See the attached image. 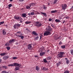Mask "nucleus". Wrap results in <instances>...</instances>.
I'll use <instances>...</instances> for the list:
<instances>
[{"instance_id":"obj_1","label":"nucleus","mask_w":73,"mask_h":73,"mask_svg":"<svg viewBox=\"0 0 73 73\" xmlns=\"http://www.w3.org/2000/svg\"><path fill=\"white\" fill-rule=\"evenodd\" d=\"M65 54V53L63 52H60L59 53L57 54V58H62L63 57V56Z\"/></svg>"},{"instance_id":"obj_2","label":"nucleus","mask_w":73,"mask_h":73,"mask_svg":"<svg viewBox=\"0 0 73 73\" xmlns=\"http://www.w3.org/2000/svg\"><path fill=\"white\" fill-rule=\"evenodd\" d=\"M40 23V22L38 21L36 22H35V26L37 27H40L41 26L42 24L41 23Z\"/></svg>"},{"instance_id":"obj_3","label":"nucleus","mask_w":73,"mask_h":73,"mask_svg":"<svg viewBox=\"0 0 73 73\" xmlns=\"http://www.w3.org/2000/svg\"><path fill=\"white\" fill-rule=\"evenodd\" d=\"M21 25L20 24H16L14 26V28L15 29H18L20 27V26Z\"/></svg>"},{"instance_id":"obj_4","label":"nucleus","mask_w":73,"mask_h":73,"mask_svg":"<svg viewBox=\"0 0 73 73\" xmlns=\"http://www.w3.org/2000/svg\"><path fill=\"white\" fill-rule=\"evenodd\" d=\"M51 34V33L49 31H46L44 33V36H48V35H50Z\"/></svg>"},{"instance_id":"obj_5","label":"nucleus","mask_w":73,"mask_h":73,"mask_svg":"<svg viewBox=\"0 0 73 73\" xmlns=\"http://www.w3.org/2000/svg\"><path fill=\"white\" fill-rule=\"evenodd\" d=\"M46 30L48 31L51 32L52 31V29L51 28V27L50 26H48L46 28Z\"/></svg>"},{"instance_id":"obj_6","label":"nucleus","mask_w":73,"mask_h":73,"mask_svg":"<svg viewBox=\"0 0 73 73\" xmlns=\"http://www.w3.org/2000/svg\"><path fill=\"white\" fill-rule=\"evenodd\" d=\"M13 64L14 65V66H15L20 67L21 66V65L20 64H19L17 63H15Z\"/></svg>"},{"instance_id":"obj_7","label":"nucleus","mask_w":73,"mask_h":73,"mask_svg":"<svg viewBox=\"0 0 73 73\" xmlns=\"http://www.w3.org/2000/svg\"><path fill=\"white\" fill-rule=\"evenodd\" d=\"M67 7V5L66 4H64V5H62V10H65Z\"/></svg>"},{"instance_id":"obj_8","label":"nucleus","mask_w":73,"mask_h":73,"mask_svg":"<svg viewBox=\"0 0 73 73\" xmlns=\"http://www.w3.org/2000/svg\"><path fill=\"white\" fill-rule=\"evenodd\" d=\"M15 39H11L9 40V44H12V43L15 42Z\"/></svg>"},{"instance_id":"obj_9","label":"nucleus","mask_w":73,"mask_h":73,"mask_svg":"<svg viewBox=\"0 0 73 73\" xmlns=\"http://www.w3.org/2000/svg\"><path fill=\"white\" fill-rule=\"evenodd\" d=\"M31 45H32V44H28V45L27 47L28 49H31L32 48Z\"/></svg>"},{"instance_id":"obj_10","label":"nucleus","mask_w":73,"mask_h":73,"mask_svg":"<svg viewBox=\"0 0 73 73\" xmlns=\"http://www.w3.org/2000/svg\"><path fill=\"white\" fill-rule=\"evenodd\" d=\"M9 58L8 56H5L3 57V59L4 60H6Z\"/></svg>"},{"instance_id":"obj_11","label":"nucleus","mask_w":73,"mask_h":73,"mask_svg":"<svg viewBox=\"0 0 73 73\" xmlns=\"http://www.w3.org/2000/svg\"><path fill=\"white\" fill-rule=\"evenodd\" d=\"M46 54V52H40V56H42L43 55L45 54Z\"/></svg>"},{"instance_id":"obj_12","label":"nucleus","mask_w":73,"mask_h":73,"mask_svg":"<svg viewBox=\"0 0 73 73\" xmlns=\"http://www.w3.org/2000/svg\"><path fill=\"white\" fill-rule=\"evenodd\" d=\"M33 34L35 36H38V34L35 31L33 32Z\"/></svg>"},{"instance_id":"obj_13","label":"nucleus","mask_w":73,"mask_h":73,"mask_svg":"<svg viewBox=\"0 0 73 73\" xmlns=\"http://www.w3.org/2000/svg\"><path fill=\"white\" fill-rule=\"evenodd\" d=\"M53 37L54 40H57L58 39V36H57V35H55Z\"/></svg>"},{"instance_id":"obj_14","label":"nucleus","mask_w":73,"mask_h":73,"mask_svg":"<svg viewBox=\"0 0 73 73\" xmlns=\"http://www.w3.org/2000/svg\"><path fill=\"white\" fill-rule=\"evenodd\" d=\"M60 64H61V62L60 61H59L58 63H56V66H57L58 67V66H60Z\"/></svg>"},{"instance_id":"obj_15","label":"nucleus","mask_w":73,"mask_h":73,"mask_svg":"<svg viewBox=\"0 0 73 73\" xmlns=\"http://www.w3.org/2000/svg\"><path fill=\"white\" fill-rule=\"evenodd\" d=\"M20 66H17L15 68V70H16V71L17 70H20Z\"/></svg>"},{"instance_id":"obj_16","label":"nucleus","mask_w":73,"mask_h":73,"mask_svg":"<svg viewBox=\"0 0 73 73\" xmlns=\"http://www.w3.org/2000/svg\"><path fill=\"white\" fill-rule=\"evenodd\" d=\"M32 23L31 21H27L25 22V23L27 25L28 24H30L31 23Z\"/></svg>"},{"instance_id":"obj_17","label":"nucleus","mask_w":73,"mask_h":73,"mask_svg":"<svg viewBox=\"0 0 73 73\" xmlns=\"http://www.w3.org/2000/svg\"><path fill=\"white\" fill-rule=\"evenodd\" d=\"M14 18V19H15L19 20V19H20V17H19L18 16H15Z\"/></svg>"},{"instance_id":"obj_18","label":"nucleus","mask_w":73,"mask_h":73,"mask_svg":"<svg viewBox=\"0 0 73 73\" xmlns=\"http://www.w3.org/2000/svg\"><path fill=\"white\" fill-rule=\"evenodd\" d=\"M40 13L44 15V16H45V17H46L47 16L46 14V13H43L42 12H41Z\"/></svg>"},{"instance_id":"obj_19","label":"nucleus","mask_w":73,"mask_h":73,"mask_svg":"<svg viewBox=\"0 0 73 73\" xmlns=\"http://www.w3.org/2000/svg\"><path fill=\"white\" fill-rule=\"evenodd\" d=\"M36 11H34L33 12H32L30 14L31 15H33L35 14V13H36Z\"/></svg>"},{"instance_id":"obj_20","label":"nucleus","mask_w":73,"mask_h":73,"mask_svg":"<svg viewBox=\"0 0 73 73\" xmlns=\"http://www.w3.org/2000/svg\"><path fill=\"white\" fill-rule=\"evenodd\" d=\"M6 54V52H4L3 53H1L0 54V55L2 56H5V55Z\"/></svg>"},{"instance_id":"obj_21","label":"nucleus","mask_w":73,"mask_h":73,"mask_svg":"<svg viewBox=\"0 0 73 73\" xmlns=\"http://www.w3.org/2000/svg\"><path fill=\"white\" fill-rule=\"evenodd\" d=\"M42 70H43L45 71H47L48 70V69L45 67H43V69H42Z\"/></svg>"},{"instance_id":"obj_22","label":"nucleus","mask_w":73,"mask_h":73,"mask_svg":"<svg viewBox=\"0 0 73 73\" xmlns=\"http://www.w3.org/2000/svg\"><path fill=\"white\" fill-rule=\"evenodd\" d=\"M57 11L55 10L54 11H51V13H56L57 12Z\"/></svg>"},{"instance_id":"obj_23","label":"nucleus","mask_w":73,"mask_h":73,"mask_svg":"<svg viewBox=\"0 0 73 73\" xmlns=\"http://www.w3.org/2000/svg\"><path fill=\"white\" fill-rule=\"evenodd\" d=\"M55 21L57 23H60V22H61V21H60V20L59 19H55Z\"/></svg>"},{"instance_id":"obj_24","label":"nucleus","mask_w":73,"mask_h":73,"mask_svg":"<svg viewBox=\"0 0 73 73\" xmlns=\"http://www.w3.org/2000/svg\"><path fill=\"white\" fill-rule=\"evenodd\" d=\"M3 35H5L6 34V32L5 30H3Z\"/></svg>"},{"instance_id":"obj_25","label":"nucleus","mask_w":73,"mask_h":73,"mask_svg":"<svg viewBox=\"0 0 73 73\" xmlns=\"http://www.w3.org/2000/svg\"><path fill=\"white\" fill-rule=\"evenodd\" d=\"M18 37L21 38V39H23V38H24V36H21V35H18Z\"/></svg>"},{"instance_id":"obj_26","label":"nucleus","mask_w":73,"mask_h":73,"mask_svg":"<svg viewBox=\"0 0 73 73\" xmlns=\"http://www.w3.org/2000/svg\"><path fill=\"white\" fill-rule=\"evenodd\" d=\"M35 5V3H32L29 6H30V7H33V6H34Z\"/></svg>"},{"instance_id":"obj_27","label":"nucleus","mask_w":73,"mask_h":73,"mask_svg":"<svg viewBox=\"0 0 73 73\" xmlns=\"http://www.w3.org/2000/svg\"><path fill=\"white\" fill-rule=\"evenodd\" d=\"M70 63V61L69 60H66V63L67 64H68L69 63Z\"/></svg>"},{"instance_id":"obj_28","label":"nucleus","mask_w":73,"mask_h":73,"mask_svg":"<svg viewBox=\"0 0 73 73\" xmlns=\"http://www.w3.org/2000/svg\"><path fill=\"white\" fill-rule=\"evenodd\" d=\"M8 66H9V67H12V66H14V65L13 64H9V65H8Z\"/></svg>"},{"instance_id":"obj_29","label":"nucleus","mask_w":73,"mask_h":73,"mask_svg":"<svg viewBox=\"0 0 73 73\" xmlns=\"http://www.w3.org/2000/svg\"><path fill=\"white\" fill-rule=\"evenodd\" d=\"M46 58L47 59V60H50L52 59V57L50 56H48Z\"/></svg>"},{"instance_id":"obj_30","label":"nucleus","mask_w":73,"mask_h":73,"mask_svg":"<svg viewBox=\"0 0 73 73\" xmlns=\"http://www.w3.org/2000/svg\"><path fill=\"white\" fill-rule=\"evenodd\" d=\"M26 14H23L22 15V16L23 17H26Z\"/></svg>"},{"instance_id":"obj_31","label":"nucleus","mask_w":73,"mask_h":73,"mask_svg":"<svg viewBox=\"0 0 73 73\" xmlns=\"http://www.w3.org/2000/svg\"><path fill=\"white\" fill-rule=\"evenodd\" d=\"M2 68H3L4 69H7V66H2Z\"/></svg>"},{"instance_id":"obj_32","label":"nucleus","mask_w":73,"mask_h":73,"mask_svg":"<svg viewBox=\"0 0 73 73\" xmlns=\"http://www.w3.org/2000/svg\"><path fill=\"white\" fill-rule=\"evenodd\" d=\"M39 36H37L35 38L34 40H36L37 39H38V38H39Z\"/></svg>"},{"instance_id":"obj_33","label":"nucleus","mask_w":73,"mask_h":73,"mask_svg":"<svg viewBox=\"0 0 73 73\" xmlns=\"http://www.w3.org/2000/svg\"><path fill=\"white\" fill-rule=\"evenodd\" d=\"M8 6L9 7V8H11V7L12 6V4H9V5H8Z\"/></svg>"},{"instance_id":"obj_34","label":"nucleus","mask_w":73,"mask_h":73,"mask_svg":"<svg viewBox=\"0 0 73 73\" xmlns=\"http://www.w3.org/2000/svg\"><path fill=\"white\" fill-rule=\"evenodd\" d=\"M46 6L44 5H43V9H46Z\"/></svg>"},{"instance_id":"obj_35","label":"nucleus","mask_w":73,"mask_h":73,"mask_svg":"<svg viewBox=\"0 0 73 73\" xmlns=\"http://www.w3.org/2000/svg\"><path fill=\"white\" fill-rule=\"evenodd\" d=\"M2 73H9L7 71H6L5 70H4L2 72Z\"/></svg>"},{"instance_id":"obj_36","label":"nucleus","mask_w":73,"mask_h":73,"mask_svg":"<svg viewBox=\"0 0 73 73\" xmlns=\"http://www.w3.org/2000/svg\"><path fill=\"white\" fill-rule=\"evenodd\" d=\"M31 6H26V9H29L30 8Z\"/></svg>"},{"instance_id":"obj_37","label":"nucleus","mask_w":73,"mask_h":73,"mask_svg":"<svg viewBox=\"0 0 73 73\" xmlns=\"http://www.w3.org/2000/svg\"><path fill=\"white\" fill-rule=\"evenodd\" d=\"M44 62L45 63H47V62H48V61L46 60V59H44Z\"/></svg>"},{"instance_id":"obj_38","label":"nucleus","mask_w":73,"mask_h":73,"mask_svg":"<svg viewBox=\"0 0 73 73\" xmlns=\"http://www.w3.org/2000/svg\"><path fill=\"white\" fill-rule=\"evenodd\" d=\"M61 47L63 49H64L65 48V46L64 45L61 46Z\"/></svg>"},{"instance_id":"obj_39","label":"nucleus","mask_w":73,"mask_h":73,"mask_svg":"<svg viewBox=\"0 0 73 73\" xmlns=\"http://www.w3.org/2000/svg\"><path fill=\"white\" fill-rule=\"evenodd\" d=\"M70 52H71V54L72 55H73V50H70Z\"/></svg>"},{"instance_id":"obj_40","label":"nucleus","mask_w":73,"mask_h":73,"mask_svg":"<svg viewBox=\"0 0 73 73\" xmlns=\"http://www.w3.org/2000/svg\"><path fill=\"white\" fill-rule=\"evenodd\" d=\"M9 45V43H6V44H5V46H6Z\"/></svg>"},{"instance_id":"obj_41","label":"nucleus","mask_w":73,"mask_h":73,"mask_svg":"<svg viewBox=\"0 0 73 73\" xmlns=\"http://www.w3.org/2000/svg\"><path fill=\"white\" fill-rule=\"evenodd\" d=\"M64 73H69V71L68 70H66L64 72Z\"/></svg>"},{"instance_id":"obj_42","label":"nucleus","mask_w":73,"mask_h":73,"mask_svg":"<svg viewBox=\"0 0 73 73\" xmlns=\"http://www.w3.org/2000/svg\"><path fill=\"white\" fill-rule=\"evenodd\" d=\"M42 52V49L40 48L39 50V52Z\"/></svg>"},{"instance_id":"obj_43","label":"nucleus","mask_w":73,"mask_h":73,"mask_svg":"<svg viewBox=\"0 0 73 73\" xmlns=\"http://www.w3.org/2000/svg\"><path fill=\"white\" fill-rule=\"evenodd\" d=\"M36 70H39V67L38 66H36Z\"/></svg>"},{"instance_id":"obj_44","label":"nucleus","mask_w":73,"mask_h":73,"mask_svg":"<svg viewBox=\"0 0 73 73\" xmlns=\"http://www.w3.org/2000/svg\"><path fill=\"white\" fill-rule=\"evenodd\" d=\"M58 0H54V1L53 2V4H55L57 2V1H58Z\"/></svg>"},{"instance_id":"obj_45","label":"nucleus","mask_w":73,"mask_h":73,"mask_svg":"<svg viewBox=\"0 0 73 73\" xmlns=\"http://www.w3.org/2000/svg\"><path fill=\"white\" fill-rule=\"evenodd\" d=\"M4 23V21H3V22H1L0 23V25L3 24Z\"/></svg>"},{"instance_id":"obj_46","label":"nucleus","mask_w":73,"mask_h":73,"mask_svg":"<svg viewBox=\"0 0 73 73\" xmlns=\"http://www.w3.org/2000/svg\"><path fill=\"white\" fill-rule=\"evenodd\" d=\"M7 49L8 50H9L10 49V48L9 46H7Z\"/></svg>"},{"instance_id":"obj_47","label":"nucleus","mask_w":73,"mask_h":73,"mask_svg":"<svg viewBox=\"0 0 73 73\" xmlns=\"http://www.w3.org/2000/svg\"><path fill=\"white\" fill-rule=\"evenodd\" d=\"M17 57H13V59L14 60L17 59Z\"/></svg>"},{"instance_id":"obj_48","label":"nucleus","mask_w":73,"mask_h":73,"mask_svg":"<svg viewBox=\"0 0 73 73\" xmlns=\"http://www.w3.org/2000/svg\"><path fill=\"white\" fill-rule=\"evenodd\" d=\"M51 26L52 27H54V24H51Z\"/></svg>"},{"instance_id":"obj_49","label":"nucleus","mask_w":73,"mask_h":73,"mask_svg":"<svg viewBox=\"0 0 73 73\" xmlns=\"http://www.w3.org/2000/svg\"><path fill=\"white\" fill-rule=\"evenodd\" d=\"M62 44V42H59V45H61Z\"/></svg>"},{"instance_id":"obj_50","label":"nucleus","mask_w":73,"mask_h":73,"mask_svg":"<svg viewBox=\"0 0 73 73\" xmlns=\"http://www.w3.org/2000/svg\"><path fill=\"white\" fill-rule=\"evenodd\" d=\"M19 19L20 20V21H21L22 20H23V19H22V18L20 17L19 18Z\"/></svg>"},{"instance_id":"obj_51","label":"nucleus","mask_w":73,"mask_h":73,"mask_svg":"<svg viewBox=\"0 0 73 73\" xmlns=\"http://www.w3.org/2000/svg\"><path fill=\"white\" fill-rule=\"evenodd\" d=\"M40 40L42 38V35H40Z\"/></svg>"},{"instance_id":"obj_52","label":"nucleus","mask_w":73,"mask_h":73,"mask_svg":"<svg viewBox=\"0 0 73 73\" xmlns=\"http://www.w3.org/2000/svg\"><path fill=\"white\" fill-rule=\"evenodd\" d=\"M60 37H61V36H60L59 37L58 36L57 40L58 39H60Z\"/></svg>"},{"instance_id":"obj_53","label":"nucleus","mask_w":73,"mask_h":73,"mask_svg":"<svg viewBox=\"0 0 73 73\" xmlns=\"http://www.w3.org/2000/svg\"><path fill=\"white\" fill-rule=\"evenodd\" d=\"M17 34H21V33H20V32H17Z\"/></svg>"},{"instance_id":"obj_54","label":"nucleus","mask_w":73,"mask_h":73,"mask_svg":"<svg viewBox=\"0 0 73 73\" xmlns=\"http://www.w3.org/2000/svg\"><path fill=\"white\" fill-rule=\"evenodd\" d=\"M59 19L60 20H61L62 19V17H59Z\"/></svg>"},{"instance_id":"obj_55","label":"nucleus","mask_w":73,"mask_h":73,"mask_svg":"<svg viewBox=\"0 0 73 73\" xmlns=\"http://www.w3.org/2000/svg\"><path fill=\"white\" fill-rule=\"evenodd\" d=\"M69 19V17H66V19Z\"/></svg>"},{"instance_id":"obj_56","label":"nucleus","mask_w":73,"mask_h":73,"mask_svg":"<svg viewBox=\"0 0 73 73\" xmlns=\"http://www.w3.org/2000/svg\"><path fill=\"white\" fill-rule=\"evenodd\" d=\"M52 19H49V21H52Z\"/></svg>"},{"instance_id":"obj_57","label":"nucleus","mask_w":73,"mask_h":73,"mask_svg":"<svg viewBox=\"0 0 73 73\" xmlns=\"http://www.w3.org/2000/svg\"><path fill=\"white\" fill-rule=\"evenodd\" d=\"M24 0H19L20 1H23Z\"/></svg>"},{"instance_id":"obj_58","label":"nucleus","mask_w":73,"mask_h":73,"mask_svg":"<svg viewBox=\"0 0 73 73\" xmlns=\"http://www.w3.org/2000/svg\"><path fill=\"white\" fill-rule=\"evenodd\" d=\"M28 15H29V16H30L31 15V13L30 14V13H29L28 14Z\"/></svg>"},{"instance_id":"obj_59","label":"nucleus","mask_w":73,"mask_h":73,"mask_svg":"<svg viewBox=\"0 0 73 73\" xmlns=\"http://www.w3.org/2000/svg\"><path fill=\"white\" fill-rule=\"evenodd\" d=\"M35 58H37V57H38V56H36V55L35 56Z\"/></svg>"},{"instance_id":"obj_60","label":"nucleus","mask_w":73,"mask_h":73,"mask_svg":"<svg viewBox=\"0 0 73 73\" xmlns=\"http://www.w3.org/2000/svg\"><path fill=\"white\" fill-rule=\"evenodd\" d=\"M65 22V20L63 21V23H64Z\"/></svg>"},{"instance_id":"obj_61","label":"nucleus","mask_w":73,"mask_h":73,"mask_svg":"<svg viewBox=\"0 0 73 73\" xmlns=\"http://www.w3.org/2000/svg\"><path fill=\"white\" fill-rule=\"evenodd\" d=\"M1 62V59H0V63Z\"/></svg>"},{"instance_id":"obj_62","label":"nucleus","mask_w":73,"mask_h":73,"mask_svg":"<svg viewBox=\"0 0 73 73\" xmlns=\"http://www.w3.org/2000/svg\"><path fill=\"white\" fill-rule=\"evenodd\" d=\"M20 21V23H22V21Z\"/></svg>"},{"instance_id":"obj_63","label":"nucleus","mask_w":73,"mask_h":73,"mask_svg":"<svg viewBox=\"0 0 73 73\" xmlns=\"http://www.w3.org/2000/svg\"><path fill=\"white\" fill-rule=\"evenodd\" d=\"M13 1V0H10V1H11V2H12Z\"/></svg>"},{"instance_id":"obj_64","label":"nucleus","mask_w":73,"mask_h":73,"mask_svg":"<svg viewBox=\"0 0 73 73\" xmlns=\"http://www.w3.org/2000/svg\"><path fill=\"white\" fill-rule=\"evenodd\" d=\"M26 30L27 31H28V29L27 28V29H26Z\"/></svg>"}]
</instances>
